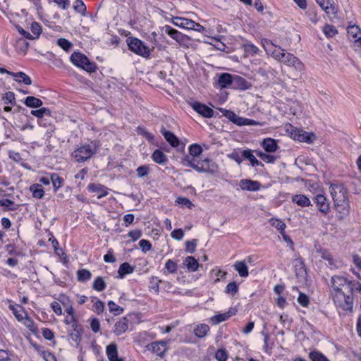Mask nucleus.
I'll list each match as a JSON object with an SVG mask.
<instances>
[{"mask_svg": "<svg viewBox=\"0 0 361 361\" xmlns=\"http://www.w3.org/2000/svg\"><path fill=\"white\" fill-rule=\"evenodd\" d=\"M291 137L295 140L299 142H304L307 143H312L315 140V135L310 133L297 128H295L291 132Z\"/></svg>", "mask_w": 361, "mask_h": 361, "instance_id": "nucleus-11", "label": "nucleus"}, {"mask_svg": "<svg viewBox=\"0 0 361 361\" xmlns=\"http://www.w3.org/2000/svg\"><path fill=\"white\" fill-rule=\"evenodd\" d=\"M183 263L187 267L188 269L191 271H197L199 267L197 261L192 256L187 257Z\"/></svg>", "mask_w": 361, "mask_h": 361, "instance_id": "nucleus-35", "label": "nucleus"}, {"mask_svg": "<svg viewBox=\"0 0 361 361\" xmlns=\"http://www.w3.org/2000/svg\"><path fill=\"white\" fill-rule=\"evenodd\" d=\"M31 32L35 37L34 39H37L39 37L40 34L42 33V27L39 23L37 22H32L30 27Z\"/></svg>", "mask_w": 361, "mask_h": 361, "instance_id": "nucleus-58", "label": "nucleus"}, {"mask_svg": "<svg viewBox=\"0 0 361 361\" xmlns=\"http://www.w3.org/2000/svg\"><path fill=\"white\" fill-rule=\"evenodd\" d=\"M162 32L169 35L171 38H173L180 44H183L186 40L188 39V37L186 35L182 34L177 30L168 25L162 27Z\"/></svg>", "mask_w": 361, "mask_h": 361, "instance_id": "nucleus-12", "label": "nucleus"}, {"mask_svg": "<svg viewBox=\"0 0 361 361\" xmlns=\"http://www.w3.org/2000/svg\"><path fill=\"white\" fill-rule=\"evenodd\" d=\"M209 330V326L207 324H202L197 326L194 329V334L198 338H202L206 336Z\"/></svg>", "mask_w": 361, "mask_h": 361, "instance_id": "nucleus-39", "label": "nucleus"}, {"mask_svg": "<svg viewBox=\"0 0 361 361\" xmlns=\"http://www.w3.org/2000/svg\"><path fill=\"white\" fill-rule=\"evenodd\" d=\"M331 288L334 291V295L337 298L342 296L341 293H344V290H348L349 281L341 276H333L331 279Z\"/></svg>", "mask_w": 361, "mask_h": 361, "instance_id": "nucleus-6", "label": "nucleus"}, {"mask_svg": "<svg viewBox=\"0 0 361 361\" xmlns=\"http://www.w3.org/2000/svg\"><path fill=\"white\" fill-rule=\"evenodd\" d=\"M281 63H283L288 66L293 67L297 72L302 73L305 70V65L303 63L293 54L287 52L282 59Z\"/></svg>", "mask_w": 361, "mask_h": 361, "instance_id": "nucleus-8", "label": "nucleus"}, {"mask_svg": "<svg viewBox=\"0 0 361 361\" xmlns=\"http://www.w3.org/2000/svg\"><path fill=\"white\" fill-rule=\"evenodd\" d=\"M262 44L266 51V52L271 56L276 61L281 62L282 59L284 58L286 54L285 49H282L281 47L276 46L271 40L268 39H263L262 40Z\"/></svg>", "mask_w": 361, "mask_h": 361, "instance_id": "nucleus-5", "label": "nucleus"}, {"mask_svg": "<svg viewBox=\"0 0 361 361\" xmlns=\"http://www.w3.org/2000/svg\"><path fill=\"white\" fill-rule=\"evenodd\" d=\"M348 35L349 37H352L355 42H360L361 44V30L355 25L348 27Z\"/></svg>", "mask_w": 361, "mask_h": 361, "instance_id": "nucleus-28", "label": "nucleus"}, {"mask_svg": "<svg viewBox=\"0 0 361 361\" xmlns=\"http://www.w3.org/2000/svg\"><path fill=\"white\" fill-rule=\"evenodd\" d=\"M250 87L251 84L245 78L238 75H233L232 82L233 88L245 90H248Z\"/></svg>", "mask_w": 361, "mask_h": 361, "instance_id": "nucleus-18", "label": "nucleus"}, {"mask_svg": "<svg viewBox=\"0 0 361 361\" xmlns=\"http://www.w3.org/2000/svg\"><path fill=\"white\" fill-rule=\"evenodd\" d=\"M78 280L81 282L87 281L92 277V274L87 269H80L77 271Z\"/></svg>", "mask_w": 361, "mask_h": 361, "instance_id": "nucleus-41", "label": "nucleus"}, {"mask_svg": "<svg viewBox=\"0 0 361 361\" xmlns=\"http://www.w3.org/2000/svg\"><path fill=\"white\" fill-rule=\"evenodd\" d=\"M165 269L169 273L175 274L178 270V265L172 259H169L165 264Z\"/></svg>", "mask_w": 361, "mask_h": 361, "instance_id": "nucleus-55", "label": "nucleus"}, {"mask_svg": "<svg viewBox=\"0 0 361 361\" xmlns=\"http://www.w3.org/2000/svg\"><path fill=\"white\" fill-rule=\"evenodd\" d=\"M181 164L183 166L192 167L196 171H197L196 167H198V166H199L198 162L196 164L195 158L190 156V154L185 155L184 157L182 158Z\"/></svg>", "mask_w": 361, "mask_h": 361, "instance_id": "nucleus-34", "label": "nucleus"}, {"mask_svg": "<svg viewBox=\"0 0 361 361\" xmlns=\"http://www.w3.org/2000/svg\"><path fill=\"white\" fill-rule=\"evenodd\" d=\"M1 99L4 102V104H16L15 94L12 92H7L5 94H4L2 95Z\"/></svg>", "mask_w": 361, "mask_h": 361, "instance_id": "nucleus-43", "label": "nucleus"}, {"mask_svg": "<svg viewBox=\"0 0 361 361\" xmlns=\"http://www.w3.org/2000/svg\"><path fill=\"white\" fill-rule=\"evenodd\" d=\"M231 315V314L229 313V312L226 313L219 314L212 317L211 320L214 324H217L228 319Z\"/></svg>", "mask_w": 361, "mask_h": 361, "instance_id": "nucleus-49", "label": "nucleus"}, {"mask_svg": "<svg viewBox=\"0 0 361 361\" xmlns=\"http://www.w3.org/2000/svg\"><path fill=\"white\" fill-rule=\"evenodd\" d=\"M233 267L240 277L245 278L249 275L248 267L246 264L245 260L237 261Z\"/></svg>", "mask_w": 361, "mask_h": 361, "instance_id": "nucleus-22", "label": "nucleus"}, {"mask_svg": "<svg viewBox=\"0 0 361 361\" xmlns=\"http://www.w3.org/2000/svg\"><path fill=\"white\" fill-rule=\"evenodd\" d=\"M161 133L166 140L173 147L179 145L180 141L178 138L171 131L166 130L164 128L161 129Z\"/></svg>", "mask_w": 361, "mask_h": 361, "instance_id": "nucleus-21", "label": "nucleus"}, {"mask_svg": "<svg viewBox=\"0 0 361 361\" xmlns=\"http://www.w3.org/2000/svg\"><path fill=\"white\" fill-rule=\"evenodd\" d=\"M224 115L233 123L238 126L240 125L242 117H239L233 111L230 110H225Z\"/></svg>", "mask_w": 361, "mask_h": 361, "instance_id": "nucleus-40", "label": "nucleus"}, {"mask_svg": "<svg viewBox=\"0 0 361 361\" xmlns=\"http://www.w3.org/2000/svg\"><path fill=\"white\" fill-rule=\"evenodd\" d=\"M244 51L247 54L254 55L258 52L259 49L253 44H246L244 45Z\"/></svg>", "mask_w": 361, "mask_h": 361, "instance_id": "nucleus-60", "label": "nucleus"}, {"mask_svg": "<svg viewBox=\"0 0 361 361\" xmlns=\"http://www.w3.org/2000/svg\"><path fill=\"white\" fill-rule=\"evenodd\" d=\"M57 44L61 47L63 50L68 51L72 47L73 44L68 39L64 38H60L57 40Z\"/></svg>", "mask_w": 361, "mask_h": 361, "instance_id": "nucleus-59", "label": "nucleus"}, {"mask_svg": "<svg viewBox=\"0 0 361 361\" xmlns=\"http://www.w3.org/2000/svg\"><path fill=\"white\" fill-rule=\"evenodd\" d=\"M330 189L334 207L338 214V218L343 220L350 214V205L346 190L342 185H331Z\"/></svg>", "mask_w": 361, "mask_h": 361, "instance_id": "nucleus-1", "label": "nucleus"}, {"mask_svg": "<svg viewBox=\"0 0 361 361\" xmlns=\"http://www.w3.org/2000/svg\"><path fill=\"white\" fill-rule=\"evenodd\" d=\"M318 5L326 12L327 15L336 16L337 9L334 5L333 0H317Z\"/></svg>", "mask_w": 361, "mask_h": 361, "instance_id": "nucleus-16", "label": "nucleus"}, {"mask_svg": "<svg viewBox=\"0 0 361 361\" xmlns=\"http://www.w3.org/2000/svg\"><path fill=\"white\" fill-rule=\"evenodd\" d=\"M8 74L12 75L14 78H20L22 79V80L15 79L16 81L23 82L24 84L27 85H30L32 84L31 78L23 72H18V73L8 72Z\"/></svg>", "mask_w": 361, "mask_h": 361, "instance_id": "nucleus-33", "label": "nucleus"}, {"mask_svg": "<svg viewBox=\"0 0 361 361\" xmlns=\"http://www.w3.org/2000/svg\"><path fill=\"white\" fill-rule=\"evenodd\" d=\"M314 202L318 210L324 215H326L329 212V204L325 196L321 194L317 195L314 197Z\"/></svg>", "mask_w": 361, "mask_h": 361, "instance_id": "nucleus-15", "label": "nucleus"}, {"mask_svg": "<svg viewBox=\"0 0 361 361\" xmlns=\"http://www.w3.org/2000/svg\"><path fill=\"white\" fill-rule=\"evenodd\" d=\"M198 167H196L198 173H207L214 175L219 171L218 165L212 159L206 158L201 161H198Z\"/></svg>", "mask_w": 361, "mask_h": 361, "instance_id": "nucleus-7", "label": "nucleus"}, {"mask_svg": "<svg viewBox=\"0 0 361 361\" xmlns=\"http://www.w3.org/2000/svg\"><path fill=\"white\" fill-rule=\"evenodd\" d=\"M128 329V319L126 317L121 318L114 325V333L120 336L125 333Z\"/></svg>", "mask_w": 361, "mask_h": 361, "instance_id": "nucleus-19", "label": "nucleus"}, {"mask_svg": "<svg viewBox=\"0 0 361 361\" xmlns=\"http://www.w3.org/2000/svg\"><path fill=\"white\" fill-rule=\"evenodd\" d=\"M126 42L131 51L144 58H149L153 50V48L150 49L142 40L136 37H128Z\"/></svg>", "mask_w": 361, "mask_h": 361, "instance_id": "nucleus-4", "label": "nucleus"}, {"mask_svg": "<svg viewBox=\"0 0 361 361\" xmlns=\"http://www.w3.org/2000/svg\"><path fill=\"white\" fill-rule=\"evenodd\" d=\"M293 202L301 207H306L311 205V201L310 199L304 195H295L292 197Z\"/></svg>", "mask_w": 361, "mask_h": 361, "instance_id": "nucleus-26", "label": "nucleus"}, {"mask_svg": "<svg viewBox=\"0 0 361 361\" xmlns=\"http://www.w3.org/2000/svg\"><path fill=\"white\" fill-rule=\"evenodd\" d=\"M70 60L75 66L89 73L95 72L97 68L95 63L90 61L85 54L80 52H73Z\"/></svg>", "mask_w": 361, "mask_h": 361, "instance_id": "nucleus-3", "label": "nucleus"}, {"mask_svg": "<svg viewBox=\"0 0 361 361\" xmlns=\"http://www.w3.org/2000/svg\"><path fill=\"white\" fill-rule=\"evenodd\" d=\"M99 148V144L97 141H91L89 143L82 145L76 149L72 156L76 162H85L92 157Z\"/></svg>", "mask_w": 361, "mask_h": 361, "instance_id": "nucleus-2", "label": "nucleus"}, {"mask_svg": "<svg viewBox=\"0 0 361 361\" xmlns=\"http://www.w3.org/2000/svg\"><path fill=\"white\" fill-rule=\"evenodd\" d=\"M30 190L32 193V196L37 199H41L44 195L43 188L39 184H33L30 187Z\"/></svg>", "mask_w": 361, "mask_h": 361, "instance_id": "nucleus-36", "label": "nucleus"}, {"mask_svg": "<svg viewBox=\"0 0 361 361\" xmlns=\"http://www.w3.org/2000/svg\"><path fill=\"white\" fill-rule=\"evenodd\" d=\"M149 350H151L153 353L161 357L164 355L167 350V341H159L152 342L147 346Z\"/></svg>", "mask_w": 361, "mask_h": 361, "instance_id": "nucleus-13", "label": "nucleus"}, {"mask_svg": "<svg viewBox=\"0 0 361 361\" xmlns=\"http://www.w3.org/2000/svg\"><path fill=\"white\" fill-rule=\"evenodd\" d=\"M172 23L176 26L187 30H191L192 26H193V20L182 17H173Z\"/></svg>", "mask_w": 361, "mask_h": 361, "instance_id": "nucleus-20", "label": "nucleus"}, {"mask_svg": "<svg viewBox=\"0 0 361 361\" xmlns=\"http://www.w3.org/2000/svg\"><path fill=\"white\" fill-rule=\"evenodd\" d=\"M92 288L97 291L104 290L106 288V283L103 278L101 276H97L94 281Z\"/></svg>", "mask_w": 361, "mask_h": 361, "instance_id": "nucleus-46", "label": "nucleus"}, {"mask_svg": "<svg viewBox=\"0 0 361 361\" xmlns=\"http://www.w3.org/2000/svg\"><path fill=\"white\" fill-rule=\"evenodd\" d=\"M106 355L109 360L118 357V349L116 344L111 343L106 346Z\"/></svg>", "mask_w": 361, "mask_h": 361, "instance_id": "nucleus-42", "label": "nucleus"}, {"mask_svg": "<svg viewBox=\"0 0 361 361\" xmlns=\"http://www.w3.org/2000/svg\"><path fill=\"white\" fill-rule=\"evenodd\" d=\"M152 160L159 164H166L168 162L167 156L160 149H155L152 154Z\"/></svg>", "mask_w": 361, "mask_h": 361, "instance_id": "nucleus-27", "label": "nucleus"}, {"mask_svg": "<svg viewBox=\"0 0 361 361\" xmlns=\"http://www.w3.org/2000/svg\"><path fill=\"white\" fill-rule=\"evenodd\" d=\"M73 331L70 334V336L74 342L78 343L80 341V331L81 328L78 325L77 322H74L72 324Z\"/></svg>", "mask_w": 361, "mask_h": 361, "instance_id": "nucleus-38", "label": "nucleus"}, {"mask_svg": "<svg viewBox=\"0 0 361 361\" xmlns=\"http://www.w3.org/2000/svg\"><path fill=\"white\" fill-rule=\"evenodd\" d=\"M242 156L244 157V159L249 160L252 166H263V164L259 162L252 154V152L250 149L243 150L242 152Z\"/></svg>", "mask_w": 361, "mask_h": 361, "instance_id": "nucleus-31", "label": "nucleus"}, {"mask_svg": "<svg viewBox=\"0 0 361 361\" xmlns=\"http://www.w3.org/2000/svg\"><path fill=\"white\" fill-rule=\"evenodd\" d=\"M90 327L94 333H98L100 331V322L97 318H93L90 321Z\"/></svg>", "mask_w": 361, "mask_h": 361, "instance_id": "nucleus-63", "label": "nucleus"}, {"mask_svg": "<svg viewBox=\"0 0 361 361\" xmlns=\"http://www.w3.org/2000/svg\"><path fill=\"white\" fill-rule=\"evenodd\" d=\"M238 185L243 190L253 192L259 190L262 187L260 182L251 179H241Z\"/></svg>", "mask_w": 361, "mask_h": 361, "instance_id": "nucleus-14", "label": "nucleus"}, {"mask_svg": "<svg viewBox=\"0 0 361 361\" xmlns=\"http://www.w3.org/2000/svg\"><path fill=\"white\" fill-rule=\"evenodd\" d=\"M108 306L109 311L114 315H119L123 312V308L116 305L114 301H109Z\"/></svg>", "mask_w": 361, "mask_h": 361, "instance_id": "nucleus-50", "label": "nucleus"}, {"mask_svg": "<svg viewBox=\"0 0 361 361\" xmlns=\"http://www.w3.org/2000/svg\"><path fill=\"white\" fill-rule=\"evenodd\" d=\"M323 32L327 37H332L337 34L336 28L330 25H326L323 28Z\"/></svg>", "mask_w": 361, "mask_h": 361, "instance_id": "nucleus-54", "label": "nucleus"}, {"mask_svg": "<svg viewBox=\"0 0 361 361\" xmlns=\"http://www.w3.org/2000/svg\"><path fill=\"white\" fill-rule=\"evenodd\" d=\"M233 75L228 73H221L219 77V85L221 89L227 88L229 86H232Z\"/></svg>", "mask_w": 361, "mask_h": 361, "instance_id": "nucleus-24", "label": "nucleus"}, {"mask_svg": "<svg viewBox=\"0 0 361 361\" xmlns=\"http://www.w3.org/2000/svg\"><path fill=\"white\" fill-rule=\"evenodd\" d=\"M238 285L235 281H233L229 283L226 288H225V293L226 294H229L231 296H234L238 292Z\"/></svg>", "mask_w": 361, "mask_h": 361, "instance_id": "nucleus-47", "label": "nucleus"}, {"mask_svg": "<svg viewBox=\"0 0 361 361\" xmlns=\"http://www.w3.org/2000/svg\"><path fill=\"white\" fill-rule=\"evenodd\" d=\"M197 240L192 239L185 242V251L189 253H194L195 252Z\"/></svg>", "mask_w": 361, "mask_h": 361, "instance_id": "nucleus-57", "label": "nucleus"}, {"mask_svg": "<svg viewBox=\"0 0 361 361\" xmlns=\"http://www.w3.org/2000/svg\"><path fill=\"white\" fill-rule=\"evenodd\" d=\"M87 189L91 192H94L98 194V199H101L103 197L106 196L108 192V189L103 185L100 183H90L87 185Z\"/></svg>", "mask_w": 361, "mask_h": 361, "instance_id": "nucleus-17", "label": "nucleus"}, {"mask_svg": "<svg viewBox=\"0 0 361 361\" xmlns=\"http://www.w3.org/2000/svg\"><path fill=\"white\" fill-rule=\"evenodd\" d=\"M298 302L302 306L307 307L309 305L310 300L305 294L300 293L298 298Z\"/></svg>", "mask_w": 361, "mask_h": 361, "instance_id": "nucleus-62", "label": "nucleus"}, {"mask_svg": "<svg viewBox=\"0 0 361 361\" xmlns=\"http://www.w3.org/2000/svg\"><path fill=\"white\" fill-rule=\"evenodd\" d=\"M341 298H337L336 295H334V302L341 308L344 310H352L353 307V298L352 295L346 294L344 293H341Z\"/></svg>", "mask_w": 361, "mask_h": 361, "instance_id": "nucleus-9", "label": "nucleus"}, {"mask_svg": "<svg viewBox=\"0 0 361 361\" xmlns=\"http://www.w3.org/2000/svg\"><path fill=\"white\" fill-rule=\"evenodd\" d=\"M348 290L351 295H353V293L355 290L360 293L361 291V283L358 281H349Z\"/></svg>", "mask_w": 361, "mask_h": 361, "instance_id": "nucleus-56", "label": "nucleus"}, {"mask_svg": "<svg viewBox=\"0 0 361 361\" xmlns=\"http://www.w3.org/2000/svg\"><path fill=\"white\" fill-rule=\"evenodd\" d=\"M319 252L321 253V257L328 262V266L331 269H336L338 267V262L333 258L331 254L329 251L326 250H321Z\"/></svg>", "mask_w": 361, "mask_h": 361, "instance_id": "nucleus-25", "label": "nucleus"}, {"mask_svg": "<svg viewBox=\"0 0 361 361\" xmlns=\"http://www.w3.org/2000/svg\"><path fill=\"white\" fill-rule=\"evenodd\" d=\"M51 181L52 183L54 191L59 190L63 182V179L56 173H52L51 175Z\"/></svg>", "mask_w": 361, "mask_h": 361, "instance_id": "nucleus-45", "label": "nucleus"}, {"mask_svg": "<svg viewBox=\"0 0 361 361\" xmlns=\"http://www.w3.org/2000/svg\"><path fill=\"white\" fill-rule=\"evenodd\" d=\"M73 9L82 16H86L87 8L82 0H75L73 4Z\"/></svg>", "mask_w": 361, "mask_h": 361, "instance_id": "nucleus-37", "label": "nucleus"}, {"mask_svg": "<svg viewBox=\"0 0 361 361\" xmlns=\"http://www.w3.org/2000/svg\"><path fill=\"white\" fill-rule=\"evenodd\" d=\"M309 357L312 361H329L324 355L319 351L310 353Z\"/></svg>", "mask_w": 361, "mask_h": 361, "instance_id": "nucleus-48", "label": "nucleus"}, {"mask_svg": "<svg viewBox=\"0 0 361 361\" xmlns=\"http://www.w3.org/2000/svg\"><path fill=\"white\" fill-rule=\"evenodd\" d=\"M256 155L262 159L266 163L273 164L275 162L276 157L273 155L267 154L262 151H255Z\"/></svg>", "mask_w": 361, "mask_h": 361, "instance_id": "nucleus-44", "label": "nucleus"}, {"mask_svg": "<svg viewBox=\"0 0 361 361\" xmlns=\"http://www.w3.org/2000/svg\"><path fill=\"white\" fill-rule=\"evenodd\" d=\"M18 307L20 308V310H18V308L15 307L13 305H10V307H9L10 310H12V312H13V314L15 315L16 318L18 321L21 322L25 317L23 316V314L25 312H23V308L21 306H19Z\"/></svg>", "mask_w": 361, "mask_h": 361, "instance_id": "nucleus-52", "label": "nucleus"}, {"mask_svg": "<svg viewBox=\"0 0 361 361\" xmlns=\"http://www.w3.org/2000/svg\"><path fill=\"white\" fill-rule=\"evenodd\" d=\"M149 167L147 165L140 166L136 169L137 174L139 177L147 176L149 174Z\"/></svg>", "mask_w": 361, "mask_h": 361, "instance_id": "nucleus-61", "label": "nucleus"}, {"mask_svg": "<svg viewBox=\"0 0 361 361\" xmlns=\"http://www.w3.org/2000/svg\"><path fill=\"white\" fill-rule=\"evenodd\" d=\"M202 152V148L198 144H192L189 147V154L193 157H199Z\"/></svg>", "mask_w": 361, "mask_h": 361, "instance_id": "nucleus-51", "label": "nucleus"}, {"mask_svg": "<svg viewBox=\"0 0 361 361\" xmlns=\"http://www.w3.org/2000/svg\"><path fill=\"white\" fill-rule=\"evenodd\" d=\"M261 145L267 152L269 153L274 152L278 149L276 141L270 137L264 139Z\"/></svg>", "mask_w": 361, "mask_h": 361, "instance_id": "nucleus-23", "label": "nucleus"}, {"mask_svg": "<svg viewBox=\"0 0 361 361\" xmlns=\"http://www.w3.org/2000/svg\"><path fill=\"white\" fill-rule=\"evenodd\" d=\"M271 225L274 227H275L278 231H280V233H282L284 231V229L286 228V224L279 219H271L270 220Z\"/></svg>", "mask_w": 361, "mask_h": 361, "instance_id": "nucleus-53", "label": "nucleus"}, {"mask_svg": "<svg viewBox=\"0 0 361 361\" xmlns=\"http://www.w3.org/2000/svg\"><path fill=\"white\" fill-rule=\"evenodd\" d=\"M190 106L200 115L205 118H212L214 116V110L204 104L197 101L189 102Z\"/></svg>", "mask_w": 361, "mask_h": 361, "instance_id": "nucleus-10", "label": "nucleus"}, {"mask_svg": "<svg viewBox=\"0 0 361 361\" xmlns=\"http://www.w3.org/2000/svg\"><path fill=\"white\" fill-rule=\"evenodd\" d=\"M135 270V267L131 266L128 262L121 264L119 267L118 274L121 279H123L126 274H132Z\"/></svg>", "mask_w": 361, "mask_h": 361, "instance_id": "nucleus-29", "label": "nucleus"}, {"mask_svg": "<svg viewBox=\"0 0 361 361\" xmlns=\"http://www.w3.org/2000/svg\"><path fill=\"white\" fill-rule=\"evenodd\" d=\"M25 104L31 108H38L42 106V101L33 96H28L25 98Z\"/></svg>", "mask_w": 361, "mask_h": 361, "instance_id": "nucleus-32", "label": "nucleus"}, {"mask_svg": "<svg viewBox=\"0 0 361 361\" xmlns=\"http://www.w3.org/2000/svg\"><path fill=\"white\" fill-rule=\"evenodd\" d=\"M31 114L39 118L38 123L42 125V118L44 116H51V111L48 108L42 107L39 109L31 111Z\"/></svg>", "mask_w": 361, "mask_h": 361, "instance_id": "nucleus-30", "label": "nucleus"}, {"mask_svg": "<svg viewBox=\"0 0 361 361\" xmlns=\"http://www.w3.org/2000/svg\"><path fill=\"white\" fill-rule=\"evenodd\" d=\"M215 357L219 361H226L228 358V355L225 350L221 349L216 351Z\"/></svg>", "mask_w": 361, "mask_h": 361, "instance_id": "nucleus-64", "label": "nucleus"}]
</instances>
